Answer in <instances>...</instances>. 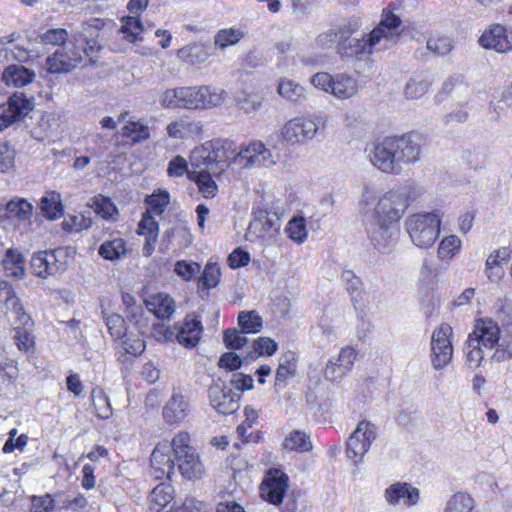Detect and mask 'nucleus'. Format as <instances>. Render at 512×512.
Wrapping results in <instances>:
<instances>
[{"label":"nucleus","mask_w":512,"mask_h":512,"mask_svg":"<svg viewBox=\"0 0 512 512\" xmlns=\"http://www.w3.org/2000/svg\"><path fill=\"white\" fill-rule=\"evenodd\" d=\"M422 140L418 134L385 137L374 142L368 152L370 162L380 171L399 175L404 167L420 161Z\"/></svg>","instance_id":"f257e3e1"},{"label":"nucleus","mask_w":512,"mask_h":512,"mask_svg":"<svg viewBox=\"0 0 512 512\" xmlns=\"http://www.w3.org/2000/svg\"><path fill=\"white\" fill-rule=\"evenodd\" d=\"M400 17L389 8H385L381 14L379 24L361 39L352 38L346 42L337 44V53L341 58L362 57L374 52L385 51L394 46L400 37Z\"/></svg>","instance_id":"f03ea898"},{"label":"nucleus","mask_w":512,"mask_h":512,"mask_svg":"<svg viewBox=\"0 0 512 512\" xmlns=\"http://www.w3.org/2000/svg\"><path fill=\"white\" fill-rule=\"evenodd\" d=\"M234 152L232 141H207L192 151L191 165L195 169L210 171L217 176L232 163Z\"/></svg>","instance_id":"7ed1b4c3"},{"label":"nucleus","mask_w":512,"mask_h":512,"mask_svg":"<svg viewBox=\"0 0 512 512\" xmlns=\"http://www.w3.org/2000/svg\"><path fill=\"white\" fill-rule=\"evenodd\" d=\"M412 243L421 249L433 246L439 237L441 218L436 212H421L408 216L404 223Z\"/></svg>","instance_id":"20e7f679"},{"label":"nucleus","mask_w":512,"mask_h":512,"mask_svg":"<svg viewBox=\"0 0 512 512\" xmlns=\"http://www.w3.org/2000/svg\"><path fill=\"white\" fill-rule=\"evenodd\" d=\"M173 455L181 475L188 479H199L204 474V466L196 450L190 445V435L181 431L172 439Z\"/></svg>","instance_id":"39448f33"},{"label":"nucleus","mask_w":512,"mask_h":512,"mask_svg":"<svg viewBox=\"0 0 512 512\" xmlns=\"http://www.w3.org/2000/svg\"><path fill=\"white\" fill-rule=\"evenodd\" d=\"M278 207L274 202H259L253 208V219L249 224L246 236L249 240L267 239L280 229Z\"/></svg>","instance_id":"423d86ee"},{"label":"nucleus","mask_w":512,"mask_h":512,"mask_svg":"<svg viewBox=\"0 0 512 512\" xmlns=\"http://www.w3.org/2000/svg\"><path fill=\"white\" fill-rule=\"evenodd\" d=\"M408 208V200L404 192L390 190L380 197L365 218L380 222L398 224Z\"/></svg>","instance_id":"0eeeda50"},{"label":"nucleus","mask_w":512,"mask_h":512,"mask_svg":"<svg viewBox=\"0 0 512 512\" xmlns=\"http://www.w3.org/2000/svg\"><path fill=\"white\" fill-rule=\"evenodd\" d=\"M180 105L184 109H208L223 104L225 90L214 86L180 87Z\"/></svg>","instance_id":"6e6552de"},{"label":"nucleus","mask_w":512,"mask_h":512,"mask_svg":"<svg viewBox=\"0 0 512 512\" xmlns=\"http://www.w3.org/2000/svg\"><path fill=\"white\" fill-rule=\"evenodd\" d=\"M452 336L453 329L447 323H442L432 332L430 361L437 371L445 369L453 359Z\"/></svg>","instance_id":"1a4fd4ad"},{"label":"nucleus","mask_w":512,"mask_h":512,"mask_svg":"<svg viewBox=\"0 0 512 512\" xmlns=\"http://www.w3.org/2000/svg\"><path fill=\"white\" fill-rule=\"evenodd\" d=\"M365 230L373 247L380 253H390L396 246L399 224L364 219Z\"/></svg>","instance_id":"9d476101"},{"label":"nucleus","mask_w":512,"mask_h":512,"mask_svg":"<svg viewBox=\"0 0 512 512\" xmlns=\"http://www.w3.org/2000/svg\"><path fill=\"white\" fill-rule=\"evenodd\" d=\"M377 438V427L369 421H360L346 442V454L355 465L359 464Z\"/></svg>","instance_id":"9b49d317"},{"label":"nucleus","mask_w":512,"mask_h":512,"mask_svg":"<svg viewBox=\"0 0 512 512\" xmlns=\"http://www.w3.org/2000/svg\"><path fill=\"white\" fill-rule=\"evenodd\" d=\"M324 125L321 117H295L282 128L283 139L291 144H303L313 139L319 128Z\"/></svg>","instance_id":"f8f14e48"},{"label":"nucleus","mask_w":512,"mask_h":512,"mask_svg":"<svg viewBox=\"0 0 512 512\" xmlns=\"http://www.w3.org/2000/svg\"><path fill=\"white\" fill-rule=\"evenodd\" d=\"M232 163L244 168L270 167L275 164L272 154L261 141H253L241 145L239 151L234 152Z\"/></svg>","instance_id":"ddd939ff"},{"label":"nucleus","mask_w":512,"mask_h":512,"mask_svg":"<svg viewBox=\"0 0 512 512\" xmlns=\"http://www.w3.org/2000/svg\"><path fill=\"white\" fill-rule=\"evenodd\" d=\"M209 403L219 414L231 415L240 407V394L220 380L208 388Z\"/></svg>","instance_id":"4468645a"},{"label":"nucleus","mask_w":512,"mask_h":512,"mask_svg":"<svg viewBox=\"0 0 512 512\" xmlns=\"http://www.w3.org/2000/svg\"><path fill=\"white\" fill-rule=\"evenodd\" d=\"M33 109V102L23 93H14L0 105V131L22 121Z\"/></svg>","instance_id":"2eb2a0df"},{"label":"nucleus","mask_w":512,"mask_h":512,"mask_svg":"<svg viewBox=\"0 0 512 512\" xmlns=\"http://www.w3.org/2000/svg\"><path fill=\"white\" fill-rule=\"evenodd\" d=\"M202 332L201 321L194 315H187L182 323L175 324L173 328H166L164 337L168 340L175 336L179 344L186 348H194Z\"/></svg>","instance_id":"dca6fc26"},{"label":"nucleus","mask_w":512,"mask_h":512,"mask_svg":"<svg viewBox=\"0 0 512 512\" xmlns=\"http://www.w3.org/2000/svg\"><path fill=\"white\" fill-rule=\"evenodd\" d=\"M63 255L61 249L38 251L33 254L30 268L33 275L47 279L65 270V263L60 260Z\"/></svg>","instance_id":"f3484780"},{"label":"nucleus","mask_w":512,"mask_h":512,"mask_svg":"<svg viewBox=\"0 0 512 512\" xmlns=\"http://www.w3.org/2000/svg\"><path fill=\"white\" fill-rule=\"evenodd\" d=\"M151 468L156 479H171L174 474L176 460L173 455L172 441L159 442L150 456Z\"/></svg>","instance_id":"a211bd4d"},{"label":"nucleus","mask_w":512,"mask_h":512,"mask_svg":"<svg viewBox=\"0 0 512 512\" xmlns=\"http://www.w3.org/2000/svg\"><path fill=\"white\" fill-rule=\"evenodd\" d=\"M288 475L280 469H270L261 484V497L271 504L279 505L288 489Z\"/></svg>","instance_id":"6ab92c4d"},{"label":"nucleus","mask_w":512,"mask_h":512,"mask_svg":"<svg viewBox=\"0 0 512 512\" xmlns=\"http://www.w3.org/2000/svg\"><path fill=\"white\" fill-rule=\"evenodd\" d=\"M357 352L352 347H344L337 357L329 359L324 369L325 379L336 382L341 380L353 367Z\"/></svg>","instance_id":"aec40b11"},{"label":"nucleus","mask_w":512,"mask_h":512,"mask_svg":"<svg viewBox=\"0 0 512 512\" xmlns=\"http://www.w3.org/2000/svg\"><path fill=\"white\" fill-rule=\"evenodd\" d=\"M469 337L470 343H476L485 349L491 350L500 341V328L493 319L482 318L476 321Z\"/></svg>","instance_id":"412c9836"},{"label":"nucleus","mask_w":512,"mask_h":512,"mask_svg":"<svg viewBox=\"0 0 512 512\" xmlns=\"http://www.w3.org/2000/svg\"><path fill=\"white\" fill-rule=\"evenodd\" d=\"M33 205L24 198H15L5 205L4 217L15 228L27 230L31 225Z\"/></svg>","instance_id":"4be33fe9"},{"label":"nucleus","mask_w":512,"mask_h":512,"mask_svg":"<svg viewBox=\"0 0 512 512\" xmlns=\"http://www.w3.org/2000/svg\"><path fill=\"white\" fill-rule=\"evenodd\" d=\"M479 44L485 49L506 53L512 50V32L508 33L506 28L500 24L492 25L480 36Z\"/></svg>","instance_id":"5701e85b"},{"label":"nucleus","mask_w":512,"mask_h":512,"mask_svg":"<svg viewBox=\"0 0 512 512\" xmlns=\"http://www.w3.org/2000/svg\"><path fill=\"white\" fill-rule=\"evenodd\" d=\"M82 62V52L73 47L69 51L57 49L46 60L51 73H68Z\"/></svg>","instance_id":"b1692460"},{"label":"nucleus","mask_w":512,"mask_h":512,"mask_svg":"<svg viewBox=\"0 0 512 512\" xmlns=\"http://www.w3.org/2000/svg\"><path fill=\"white\" fill-rule=\"evenodd\" d=\"M385 500L392 506L401 502L407 506H414L419 501V490L407 482H397L385 489Z\"/></svg>","instance_id":"393cba45"},{"label":"nucleus","mask_w":512,"mask_h":512,"mask_svg":"<svg viewBox=\"0 0 512 512\" xmlns=\"http://www.w3.org/2000/svg\"><path fill=\"white\" fill-rule=\"evenodd\" d=\"M190 412L186 397L179 391H174L163 407L162 415L167 424H178L188 417Z\"/></svg>","instance_id":"a878e982"},{"label":"nucleus","mask_w":512,"mask_h":512,"mask_svg":"<svg viewBox=\"0 0 512 512\" xmlns=\"http://www.w3.org/2000/svg\"><path fill=\"white\" fill-rule=\"evenodd\" d=\"M511 259L509 247L494 250L486 259L485 274L489 281L498 282L504 276V266Z\"/></svg>","instance_id":"bb28decb"},{"label":"nucleus","mask_w":512,"mask_h":512,"mask_svg":"<svg viewBox=\"0 0 512 512\" xmlns=\"http://www.w3.org/2000/svg\"><path fill=\"white\" fill-rule=\"evenodd\" d=\"M359 90L358 80L347 73L335 75L331 94L340 100L354 97Z\"/></svg>","instance_id":"cd10ccee"},{"label":"nucleus","mask_w":512,"mask_h":512,"mask_svg":"<svg viewBox=\"0 0 512 512\" xmlns=\"http://www.w3.org/2000/svg\"><path fill=\"white\" fill-rule=\"evenodd\" d=\"M177 57L189 64H202L210 57L209 46L201 43L188 44L177 51Z\"/></svg>","instance_id":"c85d7f7f"},{"label":"nucleus","mask_w":512,"mask_h":512,"mask_svg":"<svg viewBox=\"0 0 512 512\" xmlns=\"http://www.w3.org/2000/svg\"><path fill=\"white\" fill-rule=\"evenodd\" d=\"M146 307L158 319H167L175 311V302L169 295L159 293L146 300Z\"/></svg>","instance_id":"c756f323"},{"label":"nucleus","mask_w":512,"mask_h":512,"mask_svg":"<svg viewBox=\"0 0 512 512\" xmlns=\"http://www.w3.org/2000/svg\"><path fill=\"white\" fill-rule=\"evenodd\" d=\"M34 77V71L22 65H10L6 67L2 73V80L7 85H13L15 87H23L31 83Z\"/></svg>","instance_id":"7c9ffc66"},{"label":"nucleus","mask_w":512,"mask_h":512,"mask_svg":"<svg viewBox=\"0 0 512 512\" xmlns=\"http://www.w3.org/2000/svg\"><path fill=\"white\" fill-rule=\"evenodd\" d=\"M24 263L23 255L13 248L7 249L2 259V266L6 276L16 279H22L25 276Z\"/></svg>","instance_id":"2f4dec72"},{"label":"nucleus","mask_w":512,"mask_h":512,"mask_svg":"<svg viewBox=\"0 0 512 512\" xmlns=\"http://www.w3.org/2000/svg\"><path fill=\"white\" fill-rule=\"evenodd\" d=\"M42 215L49 220H56L63 214V205L60 193L47 191L39 202Z\"/></svg>","instance_id":"473e14b6"},{"label":"nucleus","mask_w":512,"mask_h":512,"mask_svg":"<svg viewBox=\"0 0 512 512\" xmlns=\"http://www.w3.org/2000/svg\"><path fill=\"white\" fill-rule=\"evenodd\" d=\"M212 175L214 174L210 171L195 168L189 172V179L196 183L204 198H213L218 192V186L212 179Z\"/></svg>","instance_id":"72a5a7b5"},{"label":"nucleus","mask_w":512,"mask_h":512,"mask_svg":"<svg viewBox=\"0 0 512 512\" xmlns=\"http://www.w3.org/2000/svg\"><path fill=\"white\" fill-rule=\"evenodd\" d=\"M127 253L126 242L120 237L105 240L98 249V254L105 260L115 261Z\"/></svg>","instance_id":"f704fd0d"},{"label":"nucleus","mask_w":512,"mask_h":512,"mask_svg":"<svg viewBox=\"0 0 512 512\" xmlns=\"http://www.w3.org/2000/svg\"><path fill=\"white\" fill-rule=\"evenodd\" d=\"M277 91L282 98L292 103H299L306 99L305 88L293 80L282 79Z\"/></svg>","instance_id":"c9c22d12"},{"label":"nucleus","mask_w":512,"mask_h":512,"mask_svg":"<svg viewBox=\"0 0 512 512\" xmlns=\"http://www.w3.org/2000/svg\"><path fill=\"white\" fill-rule=\"evenodd\" d=\"M90 207L105 220H115L118 215V209L113 201L101 194L91 200Z\"/></svg>","instance_id":"e433bc0d"},{"label":"nucleus","mask_w":512,"mask_h":512,"mask_svg":"<svg viewBox=\"0 0 512 512\" xmlns=\"http://www.w3.org/2000/svg\"><path fill=\"white\" fill-rule=\"evenodd\" d=\"M285 233L293 242L302 244L308 236L305 218L303 216L291 218L287 223Z\"/></svg>","instance_id":"4c0bfd02"},{"label":"nucleus","mask_w":512,"mask_h":512,"mask_svg":"<svg viewBox=\"0 0 512 512\" xmlns=\"http://www.w3.org/2000/svg\"><path fill=\"white\" fill-rule=\"evenodd\" d=\"M283 445L288 451L307 452L312 449V443L309 436L299 430L292 431L285 438Z\"/></svg>","instance_id":"58836bf2"},{"label":"nucleus","mask_w":512,"mask_h":512,"mask_svg":"<svg viewBox=\"0 0 512 512\" xmlns=\"http://www.w3.org/2000/svg\"><path fill=\"white\" fill-rule=\"evenodd\" d=\"M91 398L96 415L101 419H108L112 416V407L108 396L102 388L95 387L91 391Z\"/></svg>","instance_id":"ea45409f"},{"label":"nucleus","mask_w":512,"mask_h":512,"mask_svg":"<svg viewBox=\"0 0 512 512\" xmlns=\"http://www.w3.org/2000/svg\"><path fill=\"white\" fill-rule=\"evenodd\" d=\"M430 85V81L421 75L411 77L405 85L404 95L407 99H418L428 91Z\"/></svg>","instance_id":"a19ab883"},{"label":"nucleus","mask_w":512,"mask_h":512,"mask_svg":"<svg viewBox=\"0 0 512 512\" xmlns=\"http://www.w3.org/2000/svg\"><path fill=\"white\" fill-rule=\"evenodd\" d=\"M70 43L74 49H79L82 52V58L86 56L91 60L101 49V46L96 38L82 39L80 34L72 35Z\"/></svg>","instance_id":"79ce46f5"},{"label":"nucleus","mask_w":512,"mask_h":512,"mask_svg":"<svg viewBox=\"0 0 512 512\" xmlns=\"http://www.w3.org/2000/svg\"><path fill=\"white\" fill-rule=\"evenodd\" d=\"M244 37V32L236 27L219 30L214 36V44L220 49L235 45Z\"/></svg>","instance_id":"37998d69"},{"label":"nucleus","mask_w":512,"mask_h":512,"mask_svg":"<svg viewBox=\"0 0 512 512\" xmlns=\"http://www.w3.org/2000/svg\"><path fill=\"white\" fill-rule=\"evenodd\" d=\"M461 249V240L456 235L444 237L438 247V257L440 260L449 262Z\"/></svg>","instance_id":"c03bdc74"},{"label":"nucleus","mask_w":512,"mask_h":512,"mask_svg":"<svg viewBox=\"0 0 512 512\" xmlns=\"http://www.w3.org/2000/svg\"><path fill=\"white\" fill-rule=\"evenodd\" d=\"M473 506L474 501L470 495L458 492L446 502L444 512H470Z\"/></svg>","instance_id":"a18cd8bd"},{"label":"nucleus","mask_w":512,"mask_h":512,"mask_svg":"<svg viewBox=\"0 0 512 512\" xmlns=\"http://www.w3.org/2000/svg\"><path fill=\"white\" fill-rule=\"evenodd\" d=\"M494 316L502 325H512V300L508 297L497 298L492 306Z\"/></svg>","instance_id":"49530a36"},{"label":"nucleus","mask_w":512,"mask_h":512,"mask_svg":"<svg viewBox=\"0 0 512 512\" xmlns=\"http://www.w3.org/2000/svg\"><path fill=\"white\" fill-rule=\"evenodd\" d=\"M144 30V26L138 16H125L122 18L121 31L130 42L140 40V35Z\"/></svg>","instance_id":"de8ad7c7"},{"label":"nucleus","mask_w":512,"mask_h":512,"mask_svg":"<svg viewBox=\"0 0 512 512\" xmlns=\"http://www.w3.org/2000/svg\"><path fill=\"white\" fill-rule=\"evenodd\" d=\"M484 347L470 343V337L464 343L465 363L469 368H478L484 359Z\"/></svg>","instance_id":"09e8293b"},{"label":"nucleus","mask_w":512,"mask_h":512,"mask_svg":"<svg viewBox=\"0 0 512 512\" xmlns=\"http://www.w3.org/2000/svg\"><path fill=\"white\" fill-rule=\"evenodd\" d=\"M238 324L245 333H257L262 328V318L255 311H243L238 316Z\"/></svg>","instance_id":"8fccbe9b"},{"label":"nucleus","mask_w":512,"mask_h":512,"mask_svg":"<svg viewBox=\"0 0 512 512\" xmlns=\"http://www.w3.org/2000/svg\"><path fill=\"white\" fill-rule=\"evenodd\" d=\"M170 202V195L167 191H159L149 195L145 199V203L148 205L147 211L161 215Z\"/></svg>","instance_id":"3c124183"},{"label":"nucleus","mask_w":512,"mask_h":512,"mask_svg":"<svg viewBox=\"0 0 512 512\" xmlns=\"http://www.w3.org/2000/svg\"><path fill=\"white\" fill-rule=\"evenodd\" d=\"M244 414L245 420L237 427L236 433L243 442L247 443L252 441V433L248 434L247 432L257 422L258 413L254 408L246 406Z\"/></svg>","instance_id":"603ef678"},{"label":"nucleus","mask_w":512,"mask_h":512,"mask_svg":"<svg viewBox=\"0 0 512 512\" xmlns=\"http://www.w3.org/2000/svg\"><path fill=\"white\" fill-rule=\"evenodd\" d=\"M360 27V19L357 17H351L345 23L334 28L333 30L336 34L337 44L352 39L351 35L358 31Z\"/></svg>","instance_id":"864d4df0"},{"label":"nucleus","mask_w":512,"mask_h":512,"mask_svg":"<svg viewBox=\"0 0 512 512\" xmlns=\"http://www.w3.org/2000/svg\"><path fill=\"white\" fill-rule=\"evenodd\" d=\"M123 134L133 142H141L149 138V128L138 121H128L123 127Z\"/></svg>","instance_id":"5fc2aeb1"},{"label":"nucleus","mask_w":512,"mask_h":512,"mask_svg":"<svg viewBox=\"0 0 512 512\" xmlns=\"http://www.w3.org/2000/svg\"><path fill=\"white\" fill-rule=\"evenodd\" d=\"M104 322L109 333L114 338H120L126 333L124 319L117 313L108 314L102 311Z\"/></svg>","instance_id":"6e6d98bb"},{"label":"nucleus","mask_w":512,"mask_h":512,"mask_svg":"<svg viewBox=\"0 0 512 512\" xmlns=\"http://www.w3.org/2000/svg\"><path fill=\"white\" fill-rule=\"evenodd\" d=\"M200 269V264L193 261L179 260L174 265V272L184 281L192 280Z\"/></svg>","instance_id":"4d7b16f0"},{"label":"nucleus","mask_w":512,"mask_h":512,"mask_svg":"<svg viewBox=\"0 0 512 512\" xmlns=\"http://www.w3.org/2000/svg\"><path fill=\"white\" fill-rule=\"evenodd\" d=\"M173 498V488L170 484L160 483L150 494L151 502L165 507Z\"/></svg>","instance_id":"13d9d810"},{"label":"nucleus","mask_w":512,"mask_h":512,"mask_svg":"<svg viewBox=\"0 0 512 512\" xmlns=\"http://www.w3.org/2000/svg\"><path fill=\"white\" fill-rule=\"evenodd\" d=\"M427 50L437 56L447 55L451 49V40L447 36L431 37L427 40Z\"/></svg>","instance_id":"bf43d9fd"},{"label":"nucleus","mask_w":512,"mask_h":512,"mask_svg":"<svg viewBox=\"0 0 512 512\" xmlns=\"http://www.w3.org/2000/svg\"><path fill=\"white\" fill-rule=\"evenodd\" d=\"M220 268L215 263H208L204 271L202 273V276L200 277L199 282L202 284V286L206 289H212L215 288L219 282L220 279Z\"/></svg>","instance_id":"052dcab7"},{"label":"nucleus","mask_w":512,"mask_h":512,"mask_svg":"<svg viewBox=\"0 0 512 512\" xmlns=\"http://www.w3.org/2000/svg\"><path fill=\"white\" fill-rule=\"evenodd\" d=\"M245 332L237 329H227L224 331L223 341L226 348L230 350H238L246 345L248 339L244 335Z\"/></svg>","instance_id":"680f3d73"},{"label":"nucleus","mask_w":512,"mask_h":512,"mask_svg":"<svg viewBox=\"0 0 512 512\" xmlns=\"http://www.w3.org/2000/svg\"><path fill=\"white\" fill-rule=\"evenodd\" d=\"M119 339H121L122 348L126 353L137 355L145 349V342L136 335L125 333Z\"/></svg>","instance_id":"e2e57ef3"},{"label":"nucleus","mask_w":512,"mask_h":512,"mask_svg":"<svg viewBox=\"0 0 512 512\" xmlns=\"http://www.w3.org/2000/svg\"><path fill=\"white\" fill-rule=\"evenodd\" d=\"M15 166V150L8 143H0V171L9 172Z\"/></svg>","instance_id":"0e129e2a"},{"label":"nucleus","mask_w":512,"mask_h":512,"mask_svg":"<svg viewBox=\"0 0 512 512\" xmlns=\"http://www.w3.org/2000/svg\"><path fill=\"white\" fill-rule=\"evenodd\" d=\"M152 213L149 211H146L141 221L138 225V234L143 236H158L159 234V225L155 221L154 217L151 215Z\"/></svg>","instance_id":"69168bd1"},{"label":"nucleus","mask_w":512,"mask_h":512,"mask_svg":"<svg viewBox=\"0 0 512 512\" xmlns=\"http://www.w3.org/2000/svg\"><path fill=\"white\" fill-rule=\"evenodd\" d=\"M342 281L345 283L346 290L351 294H356L352 297L354 303H356V296L361 292L362 282L358 276L351 270H345L341 275Z\"/></svg>","instance_id":"338daca9"},{"label":"nucleus","mask_w":512,"mask_h":512,"mask_svg":"<svg viewBox=\"0 0 512 512\" xmlns=\"http://www.w3.org/2000/svg\"><path fill=\"white\" fill-rule=\"evenodd\" d=\"M68 39V32L63 28L49 29L41 35L44 44L61 45Z\"/></svg>","instance_id":"774afa93"}]
</instances>
